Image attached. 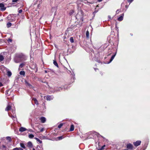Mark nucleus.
Returning a JSON list of instances; mask_svg holds the SVG:
<instances>
[{
    "instance_id": "f257e3e1",
    "label": "nucleus",
    "mask_w": 150,
    "mask_h": 150,
    "mask_svg": "<svg viewBox=\"0 0 150 150\" xmlns=\"http://www.w3.org/2000/svg\"><path fill=\"white\" fill-rule=\"evenodd\" d=\"M63 89H66L67 88H66L64 86H62L61 87H57L54 88V90L53 92V93L55 92L60 91Z\"/></svg>"
},
{
    "instance_id": "f03ea898",
    "label": "nucleus",
    "mask_w": 150,
    "mask_h": 150,
    "mask_svg": "<svg viewBox=\"0 0 150 150\" xmlns=\"http://www.w3.org/2000/svg\"><path fill=\"white\" fill-rule=\"evenodd\" d=\"M46 97V99L47 100L50 101L53 99L54 97L52 95H48L47 96H44V98Z\"/></svg>"
},
{
    "instance_id": "7ed1b4c3",
    "label": "nucleus",
    "mask_w": 150,
    "mask_h": 150,
    "mask_svg": "<svg viewBox=\"0 0 150 150\" xmlns=\"http://www.w3.org/2000/svg\"><path fill=\"white\" fill-rule=\"evenodd\" d=\"M0 10L2 11H4L6 9V8L4 7V5L3 3H0Z\"/></svg>"
},
{
    "instance_id": "20e7f679",
    "label": "nucleus",
    "mask_w": 150,
    "mask_h": 150,
    "mask_svg": "<svg viewBox=\"0 0 150 150\" xmlns=\"http://www.w3.org/2000/svg\"><path fill=\"white\" fill-rule=\"evenodd\" d=\"M16 57L18 58L19 59H20L22 60L24 58V55L22 54H20L17 55Z\"/></svg>"
},
{
    "instance_id": "39448f33",
    "label": "nucleus",
    "mask_w": 150,
    "mask_h": 150,
    "mask_svg": "<svg viewBox=\"0 0 150 150\" xmlns=\"http://www.w3.org/2000/svg\"><path fill=\"white\" fill-rule=\"evenodd\" d=\"M141 141H137L133 143L134 145L136 146H138L140 145L141 144Z\"/></svg>"
},
{
    "instance_id": "423d86ee",
    "label": "nucleus",
    "mask_w": 150,
    "mask_h": 150,
    "mask_svg": "<svg viewBox=\"0 0 150 150\" xmlns=\"http://www.w3.org/2000/svg\"><path fill=\"white\" fill-rule=\"evenodd\" d=\"M22 60L16 56L14 58V61L16 63H19L21 62Z\"/></svg>"
},
{
    "instance_id": "0eeeda50",
    "label": "nucleus",
    "mask_w": 150,
    "mask_h": 150,
    "mask_svg": "<svg viewBox=\"0 0 150 150\" xmlns=\"http://www.w3.org/2000/svg\"><path fill=\"white\" fill-rule=\"evenodd\" d=\"M127 147L128 149L131 150L132 149L133 146L132 144H129L127 145Z\"/></svg>"
},
{
    "instance_id": "6e6552de",
    "label": "nucleus",
    "mask_w": 150,
    "mask_h": 150,
    "mask_svg": "<svg viewBox=\"0 0 150 150\" xmlns=\"http://www.w3.org/2000/svg\"><path fill=\"white\" fill-rule=\"evenodd\" d=\"M40 120L41 122L42 123H45V122L46 120L45 118L43 117L40 118Z\"/></svg>"
},
{
    "instance_id": "1a4fd4ad",
    "label": "nucleus",
    "mask_w": 150,
    "mask_h": 150,
    "mask_svg": "<svg viewBox=\"0 0 150 150\" xmlns=\"http://www.w3.org/2000/svg\"><path fill=\"white\" fill-rule=\"evenodd\" d=\"M27 129L24 127H21L20 128L19 131L20 132H22L25 131Z\"/></svg>"
},
{
    "instance_id": "9d476101",
    "label": "nucleus",
    "mask_w": 150,
    "mask_h": 150,
    "mask_svg": "<svg viewBox=\"0 0 150 150\" xmlns=\"http://www.w3.org/2000/svg\"><path fill=\"white\" fill-rule=\"evenodd\" d=\"M116 52H115V54L114 55H113L112 56V57L111 58V59H110V60L109 62L108 63V64H109V63H110L112 61V60L114 59L115 57V55H116Z\"/></svg>"
},
{
    "instance_id": "9b49d317",
    "label": "nucleus",
    "mask_w": 150,
    "mask_h": 150,
    "mask_svg": "<svg viewBox=\"0 0 150 150\" xmlns=\"http://www.w3.org/2000/svg\"><path fill=\"white\" fill-rule=\"evenodd\" d=\"M32 100H33L34 101L36 105H38V100L35 98H33L32 99Z\"/></svg>"
},
{
    "instance_id": "f8f14e48",
    "label": "nucleus",
    "mask_w": 150,
    "mask_h": 150,
    "mask_svg": "<svg viewBox=\"0 0 150 150\" xmlns=\"http://www.w3.org/2000/svg\"><path fill=\"white\" fill-rule=\"evenodd\" d=\"M36 150H43V148L42 146H37L36 147Z\"/></svg>"
},
{
    "instance_id": "ddd939ff",
    "label": "nucleus",
    "mask_w": 150,
    "mask_h": 150,
    "mask_svg": "<svg viewBox=\"0 0 150 150\" xmlns=\"http://www.w3.org/2000/svg\"><path fill=\"white\" fill-rule=\"evenodd\" d=\"M9 116L11 117L14 120H15L16 119V115H9Z\"/></svg>"
},
{
    "instance_id": "4468645a",
    "label": "nucleus",
    "mask_w": 150,
    "mask_h": 150,
    "mask_svg": "<svg viewBox=\"0 0 150 150\" xmlns=\"http://www.w3.org/2000/svg\"><path fill=\"white\" fill-rule=\"evenodd\" d=\"M20 146L22 148L25 149V150H27V149H26V147L25 144L23 143H20Z\"/></svg>"
},
{
    "instance_id": "2eb2a0df",
    "label": "nucleus",
    "mask_w": 150,
    "mask_h": 150,
    "mask_svg": "<svg viewBox=\"0 0 150 150\" xmlns=\"http://www.w3.org/2000/svg\"><path fill=\"white\" fill-rule=\"evenodd\" d=\"M33 146L32 143L30 142H29L28 143V146L29 148H31Z\"/></svg>"
},
{
    "instance_id": "dca6fc26",
    "label": "nucleus",
    "mask_w": 150,
    "mask_h": 150,
    "mask_svg": "<svg viewBox=\"0 0 150 150\" xmlns=\"http://www.w3.org/2000/svg\"><path fill=\"white\" fill-rule=\"evenodd\" d=\"M0 150H6V147L5 146L3 145L0 147Z\"/></svg>"
},
{
    "instance_id": "f3484780",
    "label": "nucleus",
    "mask_w": 150,
    "mask_h": 150,
    "mask_svg": "<svg viewBox=\"0 0 150 150\" xmlns=\"http://www.w3.org/2000/svg\"><path fill=\"white\" fill-rule=\"evenodd\" d=\"M74 129V126L73 125H72L70 127V131H73Z\"/></svg>"
},
{
    "instance_id": "a211bd4d",
    "label": "nucleus",
    "mask_w": 150,
    "mask_h": 150,
    "mask_svg": "<svg viewBox=\"0 0 150 150\" xmlns=\"http://www.w3.org/2000/svg\"><path fill=\"white\" fill-rule=\"evenodd\" d=\"M11 108V106L10 105H8L5 109L6 111H8Z\"/></svg>"
},
{
    "instance_id": "6ab92c4d",
    "label": "nucleus",
    "mask_w": 150,
    "mask_h": 150,
    "mask_svg": "<svg viewBox=\"0 0 150 150\" xmlns=\"http://www.w3.org/2000/svg\"><path fill=\"white\" fill-rule=\"evenodd\" d=\"M7 74L8 76L10 77L12 75V73L11 71L8 70L7 71Z\"/></svg>"
},
{
    "instance_id": "aec40b11",
    "label": "nucleus",
    "mask_w": 150,
    "mask_h": 150,
    "mask_svg": "<svg viewBox=\"0 0 150 150\" xmlns=\"http://www.w3.org/2000/svg\"><path fill=\"white\" fill-rule=\"evenodd\" d=\"M86 37L87 38H89V32L88 30H87L86 32Z\"/></svg>"
},
{
    "instance_id": "412c9836",
    "label": "nucleus",
    "mask_w": 150,
    "mask_h": 150,
    "mask_svg": "<svg viewBox=\"0 0 150 150\" xmlns=\"http://www.w3.org/2000/svg\"><path fill=\"white\" fill-rule=\"evenodd\" d=\"M54 64L57 67H58V64L56 60H53Z\"/></svg>"
},
{
    "instance_id": "4be33fe9",
    "label": "nucleus",
    "mask_w": 150,
    "mask_h": 150,
    "mask_svg": "<svg viewBox=\"0 0 150 150\" xmlns=\"http://www.w3.org/2000/svg\"><path fill=\"white\" fill-rule=\"evenodd\" d=\"M123 19V16H121L120 17H119L117 18V20L118 21H121Z\"/></svg>"
},
{
    "instance_id": "5701e85b",
    "label": "nucleus",
    "mask_w": 150,
    "mask_h": 150,
    "mask_svg": "<svg viewBox=\"0 0 150 150\" xmlns=\"http://www.w3.org/2000/svg\"><path fill=\"white\" fill-rule=\"evenodd\" d=\"M25 62H24V63H22L21 64L19 65V68H22L25 65Z\"/></svg>"
},
{
    "instance_id": "b1692460",
    "label": "nucleus",
    "mask_w": 150,
    "mask_h": 150,
    "mask_svg": "<svg viewBox=\"0 0 150 150\" xmlns=\"http://www.w3.org/2000/svg\"><path fill=\"white\" fill-rule=\"evenodd\" d=\"M95 134L97 135V137H101L102 138H103V137L100 134L98 133L95 132Z\"/></svg>"
},
{
    "instance_id": "393cba45",
    "label": "nucleus",
    "mask_w": 150,
    "mask_h": 150,
    "mask_svg": "<svg viewBox=\"0 0 150 150\" xmlns=\"http://www.w3.org/2000/svg\"><path fill=\"white\" fill-rule=\"evenodd\" d=\"M21 75L24 76L25 74V72L24 71H21L19 73Z\"/></svg>"
},
{
    "instance_id": "a878e982",
    "label": "nucleus",
    "mask_w": 150,
    "mask_h": 150,
    "mask_svg": "<svg viewBox=\"0 0 150 150\" xmlns=\"http://www.w3.org/2000/svg\"><path fill=\"white\" fill-rule=\"evenodd\" d=\"M35 139L37 140V142H39L40 143H42V141L39 139L38 138L36 137H35Z\"/></svg>"
},
{
    "instance_id": "bb28decb",
    "label": "nucleus",
    "mask_w": 150,
    "mask_h": 150,
    "mask_svg": "<svg viewBox=\"0 0 150 150\" xmlns=\"http://www.w3.org/2000/svg\"><path fill=\"white\" fill-rule=\"evenodd\" d=\"M11 25V23L10 22H8L7 24V27L8 28H9Z\"/></svg>"
},
{
    "instance_id": "cd10ccee",
    "label": "nucleus",
    "mask_w": 150,
    "mask_h": 150,
    "mask_svg": "<svg viewBox=\"0 0 150 150\" xmlns=\"http://www.w3.org/2000/svg\"><path fill=\"white\" fill-rule=\"evenodd\" d=\"M6 139L8 140L9 142L11 141V139L10 137H6Z\"/></svg>"
},
{
    "instance_id": "c85d7f7f",
    "label": "nucleus",
    "mask_w": 150,
    "mask_h": 150,
    "mask_svg": "<svg viewBox=\"0 0 150 150\" xmlns=\"http://www.w3.org/2000/svg\"><path fill=\"white\" fill-rule=\"evenodd\" d=\"M4 57L1 55H0V61L1 62L2 61L4 60Z\"/></svg>"
},
{
    "instance_id": "c756f323",
    "label": "nucleus",
    "mask_w": 150,
    "mask_h": 150,
    "mask_svg": "<svg viewBox=\"0 0 150 150\" xmlns=\"http://www.w3.org/2000/svg\"><path fill=\"white\" fill-rule=\"evenodd\" d=\"M74 12V11L73 10H71L69 13V14L70 15H72Z\"/></svg>"
},
{
    "instance_id": "7c9ffc66",
    "label": "nucleus",
    "mask_w": 150,
    "mask_h": 150,
    "mask_svg": "<svg viewBox=\"0 0 150 150\" xmlns=\"http://www.w3.org/2000/svg\"><path fill=\"white\" fill-rule=\"evenodd\" d=\"M70 41L71 43H73L74 42V40L72 37H70Z\"/></svg>"
},
{
    "instance_id": "2f4dec72",
    "label": "nucleus",
    "mask_w": 150,
    "mask_h": 150,
    "mask_svg": "<svg viewBox=\"0 0 150 150\" xmlns=\"http://www.w3.org/2000/svg\"><path fill=\"white\" fill-rule=\"evenodd\" d=\"M28 137L30 138H32L34 137V135L32 134H29L28 135Z\"/></svg>"
},
{
    "instance_id": "473e14b6",
    "label": "nucleus",
    "mask_w": 150,
    "mask_h": 150,
    "mask_svg": "<svg viewBox=\"0 0 150 150\" xmlns=\"http://www.w3.org/2000/svg\"><path fill=\"white\" fill-rule=\"evenodd\" d=\"M25 84L27 85L28 86H31V85L29 83L26 81H25Z\"/></svg>"
},
{
    "instance_id": "72a5a7b5",
    "label": "nucleus",
    "mask_w": 150,
    "mask_h": 150,
    "mask_svg": "<svg viewBox=\"0 0 150 150\" xmlns=\"http://www.w3.org/2000/svg\"><path fill=\"white\" fill-rule=\"evenodd\" d=\"M63 125L62 123L60 124L58 126V128H61L62 126H63Z\"/></svg>"
},
{
    "instance_id": "f704fd0d",
    "label": "nucleus",
    "mask_w": 150,
    "mask_h": 150,
    "mask_svg": "<svg viewBox=\"0 0 150 150\" xmlns=\"http://www.w3.org/2000/svg\"><path fill=\"white\" fill-rule=\"evenodd\" d=\"M63 138V136H60L58 137L59 140H60L62 139Z\"/></svg>"
},
{
    "instance_id": "c9c22d12",
    "label": "nucleus",
    "mask_w": 150,
    "mask_h": 150,
    "mask_svg": "<svg viewBox=\"0 0 150 150\" xmlns=\"http://www.w3.org/2000/svg\"><path fill=\"white\" fill-rule=\"evenodd\" d=\"M127 1L129 3V4L132 3L134 0H127Z\"/></svg>"
},
{
    "instance_id": "e433bc0d",
    "label": "nucleus",
    "mask_w": 150,
    "mask_h": 150,
    "mask_svg": "<svg viewBox=\"0 0 150 150\" xmlns=\"http://www.w3.org/2000/svg\"><path fill=\"white\" fill-rule=\"evenodd\" d=\"M105 146V145H103L99 150H102L104 148V147Z\"/></svg>"
},
{
    "instance_id": "4c0bfd02",
    "label": "nucleus",
    "mask_w": 150,
    "mask_h": 150,
    "mask_svg": "<svg viewBox=\"0 0 150 150\" xmlns=\"http://www.w3.org/2000/svg\"><path fill=\"white\" fill-rule=\"evenodd\" d=\"M18 12L19 13H21L22 12V9H20L18 10Z\"/></svg>"
},
{
    "instance_id": "58836bf2",
    "label": "nucleus",
    "mask_w": 150,
    "mask_h": 150,
    "mask_svg": "<svg viewBox=\"0 0 150 150\" xmlns=\"http://www.w3.org/2000/svg\"><path fill=\"white\" fill-rule=\"evenodd\" d=\"M19 0H12V1L13 2H17Z\"/></svg>"
},
{
    "instance_id": "ea45409f",
    "label": "nucleus",
    "mask_w": 150,
    "mask_h": 150,
    "mask_svg": "<svg viewBox=\"0 0 150 150\" xmlns=\"http://www.w3.org/2000/svg\"><path fill=\"white\" fill-rule=\"evenodd\" d=\"M98 11H95L94 12H93V13L94 15L98 12Z\"/></svg>"
},
{
    "instance_id": "a19ab883",
    "label": "nucleus",
    "mask_w": 150,
    "mask_h": 150,
    "mask_svg": "<svg viewBox=\"0 0 150 150\" xmlns=\"http://www.w3.org/2000/svg\"><path fill=\"white\" fill-rule=\"evenodd\" d=\"M12 150H18V148H17V147L15 148H14Z\"/></svg>"
},
{
    "instance_id": "79ce46f5",
    "label": "nucleus",
    "mask_w": 150,
    "mask_h": 150,
    "mask_svg": "<svg viewBox=\"0 0 150 150\" xmlns=\"http://www.w3.org/2000/svg\"><path fill=\"white\" fill-rule=\"evenodd\" d=\"M44 130V129L43 128H42L40 129V132H42Z\"/></svg>"
},
{
    "instance_id": "37998d69",
    "label": "nucleus",
    "mask_w": 150,
    "mask_h": 150,
    "mask_svg": "<svg viewBox=\"0 0 150 150\" xmlns=\"http://www.w3.org/2000/svg\"><path fill=\"white\" fill-rule=\"evenodd\" d=\"M18 150H23V149L21 147H18Z\"/></svg>"
},
{
    "instance_id": "c03bdc74",
    "label": "nucleus",
    "mask_w": 150,
    "mask_h": 150,
    "mask_svg": "<svg viewBox=\"0 0 150 150\" xmlns=\"http://www.w3.org/2000/svg\"><path fill=\"white\" fill-rule=\"evenodd\" d=\"M125 7L127 8L128 7V6L127 5H126L125 6Z\"/></svg>"
},
{
    "instance_id": "a18cd8bd",
    "label": "nucleus",
    "mask_w": 150,
    "mask_h": 150,
    "mask_svg": "<svg viewBox=\"0 0 150 150\" xmlns=\"http://www.w3.org/2000/svg\"><path fill=\"white\" fill-rule=\"evenodd\" d=\"M119 12V10H117L116 11V13H118Z\"/></svg>"
},
{
    "instance_id": "49530a36",
    "label": "nucleus",
    "mask_w": 150,
    "mask_h": 150,
    "mask_svg": "<svg viewBox=\"0 0 150 150\" xmlns=\"http://www.w3.org/2000/svg\"><path fill=\"white\" fill-rule=\"evenodd\" d=\"M2 86V84L1 83H0V87Z\"/></svg>"
},
{
    "instance_id": "de8ad7c7",
    "label": "nucleus",
    "mask_w": 150,
    "mask_h": 150,
    "mask_svg": "<svg viewBox=\"0 0 150 150\" xmlns=\"http://www.w3.org/2000/svg\"><path fill=\"white\" fill-rule=\"evenodd\" d=\"M108 17L109 19H111V17L110 16H108Z\"/></svg>"
},
{
    "instance_id": "09e8293b",
    "label": "nucleus",
    "mask_w": 150,
    "mask_h": 150,
    "mask_svg": "<svg viewBox=\"0 0 150 150\" xmlns=\"http://www.w3.org/2000/svg\"><path fill=\"white\" fill-rule=\"evenodd\" d=\"M102 0H98V1L99 2H100L102 1Z\"/></svg>"
},
{
    "instance_id": "8fccbe9b",
    "label": "nucleus",
    "mask_w": 150,
    "mask_h": 150,
    "mask_svg": "<svg viewBox=\"0 0 150 150\" xmlns=\"http://www.w3.org/2000/svg\"><path fill=\"white\" fill-rule=\"evenodd\" d=\"M73 78H74L75 77V75L74 74V75H73Z\"/></svg>"
},
{
    "instance_id": "3c124183",
    "label": "nucleus",
    "mask_w": 150,
    "mask_h": 150,
    "mask_svg": "<svg viewBox=\"0 0 150 150\" xmlns=\"http://www.w3.org/2000/svg\"><path fill=\"white\" fill-rule=\"evenodd\" d=\"M97 62L98 63H100V60H97Z\"/></svg>"
},
{
    "instance_id": "603ef678",
    "label": "nucleus",
    "mask_w": 150,
    "mask_h": 150,
    "mask_svg": "<svg viewBox=\"0 0 150 150\" xmlns=\"http://www.w3.org/2000/svg\"><path fill=\"white\" fill-rule=\"evenodd\" d=\"M8 90H7V91H6V94H8Z\"/></svg>"
},
{
    "instance_id": "864d4df0",
    "label": "nucleus",
    "mask_w": 150,
    "mask_h": 150,
    "mask_svg": "<svg viewBox=\"0 0 150 150\" xmlns=\"http://www.w3.org/2000/svg\"><path fill=\"white\" fill-rule=\"evenodd\" d=\"M33 150H36V149H35L34 148H33Z\"/></svg>"
},
{
    "instance_id": "5fc2aeb1",
    "label": "nucleus",
    "mask_w": 150,
    "mask_h": 150,
    "mask_svg": "<svg viewBox=\"0 0 150 150\" xmlns=\"http://www.w3.org/2000/svg\"><path fill=\"white\" fill-rule=\"evenodd\" d=\"M43 105L44 106H45V103H43Z\"/></svg>"
},
{
    "instance_id": "6e6d98bb",
    "label": "nucleus",
    "mask_w": 150,
    "mask_h": 150,
    "mask_svg": "<svg viewBox=\"0 0 150 150\" xmlns=\"http://www.w3.org/2000/svg\"><path fill=\"white\" fill-rule=\"evenodd\" d=\"M115 27L117 28V30H118V28H117V25H116Z\"/></svg>"
},
{
    "instance_id": "4d7b16f0",
    "label": "nucleus",
    "mask_w": 150,
    "mask_h": 150,
    "mask_svg": "<svg viewBox=\"0 0 150 150\" xmlns=\"http://www.w3.org/2000/svg\"><path fill=\"white\" fill-rule=\"evenodd\" d=\"M95 69V70L96 71V69H96V68H95V69Z\"/></svg>"
},
{
    "instance_id": "13d9d810",
    "label": "nucleus",
    "mask_w": 150,
    "mask_h": 150,
    "mask_svg": "<svg viewBox=\"0 0 150 150\" xmlns=\"http://www.w3.org/2000/svg\"><path fill=\"white\" fill-rule=\"evenodd\" d=\"M40 97H42V95L41 94L40 95Z\"/></svg>"
},
{
    "instance_id": "bf43d9fd",
    "label": "nucleus",
    "mask_w": 150,
    "mask_h": 150,
    "mask_svg": "<svg viewBox=\"0 0 150 150\" xmlns=\"http://www.w3.org/2000/svg\"><path fill=\"white\" fill-rule=\"evenodd\" d=\"M45 73H47V71L46 70L45 71Z\"/></svg>"
},
{
    "instance_id": "052dcab7",
    "label": "nucleus",
    "mask_w": 150,
    "mask_h": 150,
    "mask_svg": "<svg viewBox=\"0 0 150 150\" xmlns=\"http://www.w3.org/2000/svg\"><path fill=\"white\" fill-rule=\"evenodd\" d=\"M110 54H108V56L110 55Z\"/></svg>"
},
{
    "instance_id": "680f3d73",
    "label": "nucleus",
    "mask_w": 150,
    "mask_h": 150,
    "mask_svg": "<svg viewBox=\"0 0 150 150\" xmlns=\"http://www.w3.org/2000/svg\"><path fill=\"white\" fill-rule=\"evenodd\" d=\"M11 41H12V40H11V39H10V42H11Z\"/></svg>"
},
{
    "instance_id": "e2e57ef3",
    "label": "nucleus",
    "mask_w": 150,
    "mask_h": 150,
    "mask_svg": "<svg viewBox=\"0 0 150 150\" xmlns=\"http://www.w3.org/2000/svg\"><path fill=\"white\" fill-rule=\"evenodd\" d=\"M124 150H128V149H124Z\"/></svg>"
}]
</instances>
